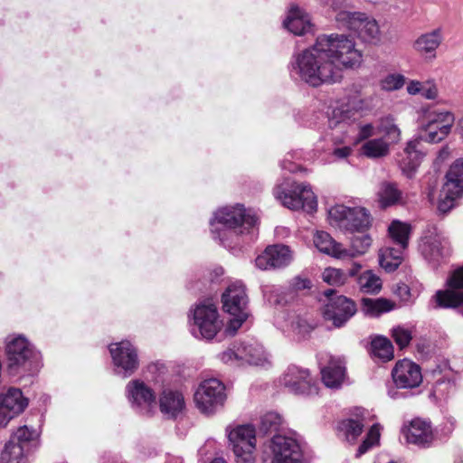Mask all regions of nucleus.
I'll list each match as a JSON object with an SVG mask.
<instances>
[{
  "label": "nucleus",
  "mask_w": 463,
  "mask_h": 463,
  "mask_svg": "<svg viewBox=\"0 0 463 463\" xmlns=\"http://www.w3.org/2000/svg\"><path fill=\"white\" fill-rule=\"evenodd\" d=\"M362 62L363 53L353 39L345 34H322L312 46L293 56L290 73L317 88L340 82L345 70H355Z\"/></svg>",
  "instance_id": "f257e3e1"
},
{
  "label": "nucleus",
  "mask_w": 463,
  "mask_h": 463,
  "mask_svg": "<svg viewBox=\"0 0 463 463\" xmlns=\"http://www.w3.org/2000/svg\"><path fill=\"white\" fill-rule=\"evenodd\" d=\"M258 218L242 205L226 206L215 213L211 222L214 240H218L226 248L239 244L240 238L251 234L253 239L254 228Z\"/></svg>",
  "instance_id": "f03ea898"
},
{
  "label": "nucleus",
  "mask_w": 463,
  "mask_h": 463,
  "mask_svg": "<svg viewBox=\"0 0 463 463\" xmlns=\"http://www.w3.org/2000/svg\"><path fill=\"white\" fill-rule=\"evenodd\" d=\"M7 369L11 375L32 374L40 367L39 354L24 337L17 336L6 344Z\"/></svg>",
  "instance_id": "7ed1b4c3"
},
{
  "label": "nucleus",
  "mask_w": 463,
  "mask_h": 463,
  "mask_svg": "<svg viewBox=\"0 0 463 463\" xmlns=\"http://www.w3.org/2000/svg\"><path fill=\"white\" fill-rule=\"evenodd\" d=\"M328 217L331 224L351 232H365L371 225L370 214L362 207L337 204L330 208Z\"/></svg>",
  "instance_id": "20e7f679"
},
{
  "label": "nucleus",
  "mask_w": 463,
  "mask_h": 463,
  "mask_svg": "<svg viewBox=\"0 0 463 463\" xmlns=\"http://www.w3.org/2000/svg\"><path fill=\"white\" fill-rule=\"evenodd\" d=\"M225 400V386L215 378L202 382L194 393L195 405L205 415L215 413L224 405Z\"/></svg>",
  "instance_id": "39448f33"
},
{
  "label": "nucleus",
  "mask_w": 463,
  "mask_h": 463,
  "mask_svg": "<svg viewBox=\"0 0 463 463\" xmlns=\"http://www.w3.org/2000/svg\"><path fill=\"white\" fill-rule=\"evenodd\" d=\"M336 20L356 33L365 43H376L380 41L381 31L377 21L364 13L341 11L337 14Z\"/></svg>",
  "instance_id": "423d86ee"
},
{
  "label": "nucleus",
  "mask_w": 463,
  "mask_h": 463,
  "mask_svg": "<svg viewBox=\"0 0 463 463\" xmlns=\"http://www.w3.org/2000/svg\"><path fill=\"white\" fill-rule=\"evenodd\" d=\"M324 297L323 317L335 327L343 326L356 313L355 303L334 289L325 290Z\"/></svg>",
  "instance_id": "0eeeda50"
},
{
  "label": "nucleus",
  "mask_w": 463,
  "mask_h": 463,
  "mask_svg": "<svg viewBox=\"0 0 463 463\" xmlns=\"http://www.w3.org/2000/svg\"><path fill=\"white\" fill-rule=\"evenodd\" d=\"M274 195L283 206L293 211L302 209L313 213L317 207V197L308 184H294L288 191H282L278 186L274 189Z\"/></svg>",
  "instance_id": "6e6552de"
},
{
  "label": "nucleus",
  "mask_w": 463,
  "mask_h": 463,
  "mask_svg": "<svg viewBox=\"0 0 463 463\" xmlns=\"http://www.w3.org/2000/svg\"><path fill=\"white\" fill-rule=\"evenodd\" d=\"M193 318L192 333L195 337L213 339L222 327L217 307L210 302L198 304L194 310Z\"/></svg>",
  "instance_id": "1a4fd4ad"
},
{
  "label": "nucleus",
  "mask_w": 463,
  "mask_h": 463,
  "mask_svg": "<svg viewBox=\"0 0 463 463\" xmlns=\"http://www.w3.org/2000/svg\"><path fill=\"white\" fill-rule=\"evenodd\" d=\"M463 194V158L457 159L446 174L438 210L446 213L455 205V201Z\"/></svg>",
  "instance_id": "9d476101"
},
{
  "label": "nucleus",
  "mask_w": 463,
  "mask_h": 463,
  "mask_svg": "<svg viewBox=\"0 0 463 463\" xmlns=\"http://www.w3.org/2000/svg\"><path fill=\"white\" fill-rule=\"evenodd\" d=\"M272 461L298 463L302 458V448L297 433L276 434L270 440Z\"/></svg>",
  "instance_id": "9b49d317"
},
{
  "label": "nucleus",
  "mask_w": 463,
  "mask_h": 463,
  "mask_svg": "<svg viewBox=\"0 0 463 463\" xmlns=\"http://www.w3.org/2000/svg\"><path fill=\"white\" fill-rule=\"evenodd\" d=\"M448 288L438 290L433 297L436 308H459L463 314V266L455 269L447 280Z\"/></svg>",
  "instance_id": "f8f14e48"
},
{
  "label": "nucleus",
  "mask_w": 463,
  "mask_h": 463,
  "mask_svg": "<svg viewBox=\"0 0 463 463\" xmlns=\"http://www.w3.org/2000/svg\"><path fill=\"white\" fill-rule=\"evenodd\" d=\"M126 395L132 408L137 412L151 416L156 409L154 390L139 379L130 381L126 386Z\"/></svg>",
  "instance_id": "ddd939ff"
},
{
  "label": "nucleus",
  "mask_w": 463,
  "mask_h": 463,
  "mask_svg": "<svg viewBox=\"0 0 463 463\" xmlns=\"http://www.w3.org/2000/svg\"><path fill=\"white\" fill-rule=\"evenodd\" d=\"M109 352L118 373L128 377L137 369L139 364L137 353L129 341L111 344Z\"/></svg>",
  "instance_id": "4468645a"
},
{
  "label": "nucleus",
  "mask_w": 463,
  "mask_h": 463,
  "mask_svg": "<svg viewBox=\"0 0 463 463\" xmlns=\"http://www.w3.org/2000/svg\"><path fill=\"white\" fill-rule=\"evenodd\" d=\"M281 383L290 392L313 395L318 393V388L310 377L308 370L291 364L281 378Z\"/></svg>",
  "instance_id": "2eb2a0df"
},
{
  "label": "nucleus",
  "mask_w": 463,
  "mask_h": 463,
  "mask_svg": "<svg viewBox=\"0 0 463 463\" xmlns=\"http://www.w3.org/2000/svg\"><path fill=\"white\" fill-rule=\"evenodd\" d=\"M29 401L20 389L10 388L0 397V427H5L28 406Z\"/></svg>",
  "instance_id": "dca6fc26"
},
{
  "label": "nucleus",
  "mask_w": 463,
  "mask_h": 463,
  "mask_svg": "<svg viewBox=\"0 0 463 463\" xmlns=\"http://www.w3.org/2000/svg\"><path fill=\"white\" fill-rule=\"evenodd\" d=\"M392 376L395 385L402 389L418 387L422 382L420 366L409 359L397 362L392 371Z\"/></svg>",
  "instance_id": "f3484780"
},
{
  "label": "nucleus",
  "mask_w": 463,
  "mask_h": 463,
  "mask_svg": "<svg viewBox=\"0 0 463 463\" xmlns=\"http://www.w3.org/2000/svg\"><path fill=\"white\" fill-rule=\"evenodd\" d=\"M292 260L291 251L285 245H271L265 249L256 260V267L262 270L282 268L290 263Z\"/></svg>",
  "instance_id": "a211bd4d"
},
{
  "label": "nucleus",
  "mask_w": 463,
  "mask_h": 463,
  "mask_svg": "<svg viewBox=\"0 0 463 463\" xmlns=\"http://www.w3.org/2000/svg\"><path fill=\"white\" fill-rule=\"evenodd\" d=\"M419 247L423 257L433 265L439 264L450 253L448 241L437 233L424 235Z\"/></svg>",
  "instance_id": "6ab92c4d"
},
{
  "label": "nucleus",
  "mask_w": 463,
  "mask_h": 463,
  "mask_svg": "<svg viewBox=\"0 0 463 463\" xmlns=\"http://www.w3.org/2000/svg\"><path fill=\"white\" fill-rule=\"evenodd\" d=\"M228 439L235 455L253 452L256 447L255 429L251 425H239L227 429Z\"/></svg>",
  "instance_id": "aec40b11"
},
{
  "label": "nucleus",
  "mask_w": 463,
  "mask_h": 463,
  "mask_svg": "<svg viewBox=\"0 0 463 463\" xmlns=\"http://www.w3.org/2000/svg\"><path fill=\"white\" fill-rule=\"evenodd\" d=\"M403 431L407 441L418 446L427 447L434 440L430 422L420 418L413 419Z\"/></svg>",
  "instance_id": "412c9836"
},
{
  "label": "nucleus",
  "mask_w": 463,
  "mask_h": 463,
  "mask_svg": "<svg viewBox=\"0 0 463 463\" xmlns=\"http://www.w3.org/2000/svg\"><path fill=\"white\" fill-rule=\"evenodd\" d=\"M247 295L241 282H235L228 287L222 294L223 310L229 314L248 313Z\"/></svg>",
  "instance_id": "4be33fe9"
},
{
  "label": "nucleus",
  "mask_w": 463,
  "mask_h": 463,
  "mask_svg": "<svg viewBox=\"0 0 463 463\" xmlns=\"http://www.w3.org/2000/svg\"><path fill=\"white\" fill-rule=\"evenodd\" d=\"M443 42V31L436 28L420 34L413 43L414 50L425 60H434L436 52Z\"/></svg>",
  "instance_id": "5701e85b"
},
{
  "label": "nucleus",
  "mask_w": 463,
  "mask_h": 463,
  "mask_svg": "<svg viewBox=\"0 0 463 463\" xmlns=\"http://www.w3.org/2000/svg\"><path fill=\"white\" fill-rule=\"evenodd\" d=\"M424 156L419 140H411L407 143L406 147L403 151V156L399 161V167L403 175L407 178L411 179Z\"/></svg>",
  "instance_id": "b1692460"
},
{
  "label": "nucleus",
  "mask_w": 463,
  "mask_h": 463,
  "mask_svg": "<svg viewBox=\"0 0 463 463\" xmlns=\"http://www.w3.org/2000/svg\"><path fill=\"white\" fill-rule=\"evenodd\" d=\"M159 409L167 419H175L185 409L183 393L176 390L165 389L159 396Z\"/></svg>",
  "instance_id": "393cba45"
},
{
  "label": "nucleus",
  "mask_w": 463,
  "mask_h": 463,
  "mask_svg": "<svg viewBox=\"0 0 463 463\" xmlns=\"http://www.w3.org/2000/svg\"><path fill=\"white\" fill-rule=\"evenodd\" d=\"M283 25L295 35H303L312 31L313 24L307 14L298 7L292 6Z\"/></svg>",
  "instance_id": "a878e982"
},
{
  "label": "nucleus",
  "mask_w": 463,
  "mask_h": 463,
  "mask_svg": "<svg viewBox=\"0 0 463 463\" xmlns=\"http://www.w3.org/2000/svg\"><path fill=\"white\" fill-rule=\"evenodd\" d=\"M322 381L328 388H339L345 379V367L340 358L329 357L328 364L321 369Z\"/></svg>",
  "instance_id": "bb28decb"
},
{
  "label": "nucleus",
  "mask_w": 463,
  "mask_h": 463,
  "mask_svg": "<svg viewBox=\"0 0 463 463\" xmlns=\"http://www.w3.org/2000/svg\"><path fill=\"white\" fill-rule=\"evenodd\" d=\"M372 245V238L365 232H355L350 239V247L343 246L342 260L355 258L367 252Z\"/></svg>",
  "instance_id": "cd10ccee"
},
{
  "label": "nucleus",
  "mask_w": 463,
  "mask_h": 463,
  "mask_svg": "<svg viewBox=\"0 0 463 463\" xmlns=\"http://www.w3.org/2000/svg\"><path fill=\"white\" fill-rule=\"evenodd\" d=\"M242 362L256 366H263L268 363V354L263 346L256 342L242 343L240 345Z\"/></svg>",
  "instance_id": "c85d7f7f"
},
{
  "label": "nucleus",
  "mask_w": 463,
  "mask_h": 463,
  "mask_svg": "<svg viewBox=\"0 0 463 463\" xmlns=\"http://www.w3.org/2000/svg\"><path fill=\"white\" fill-rule=\"evenodd\" d=\"M314 244L319 251L342 260L343 245L336 242L329 233L317 232L314 236Z\"/></svg>",
  "instance_id": "c756f323"
},
{
  "label": "nucleus",
  "mask_w": 463,
  "mask_h": 463,
  "mask_svg": "<svg viewBox=\"0 0 463 463\" xmlns=\"http://www.w3.org/2000/svg\"><path fill=\"white\" fill-rule=\"evenodd\" d=\"M377 131L383 134V137L389 144H396L401 140L402 131L396 124L395 118L391 116H383L378 119Z\"/></svg>",
  "instance_id": "7c9ffc66"
},
{
  "label": "nucleus",
  "mask_w": 463,
  "mask_h": 463,
  "mask_svg": "<svg viewBox=\"0 0 463 463\" xmlns=\"http://www.w3.org/2000/svg\"><path fill=\"white\" fill-rule=\"evenodd\" d=\"M454 121L455 118L447 116V118L443 120V123L445 125L440 127L439 130L433 131L432 126H430L428 128H421V133L420 137L418 138H415L414 140L420 141V146H421L422 141L428 143H439L448 137L454 124Z\"/></svg>",
  "instance_id": "2f4dec72"
},
{
  "label": "nucleus",
  "mask_w": 463,
  "mask_h": 463,
  "mask_svg": "<svg viewBox=\"0 0 463 463\" xmlns=\"http://www.w3.org/2000/svg\"><path fill=\"white\" fill-rule=\"evenodd\" d=\"M396 307L395 302L387 298H368L362 299L363 311L371 317H379L380 315L390 312Z\"/></svg>",
  "instance_id": "473e14b6"
},
{
  "label": "nucleus",
  "mask_w": 463,
  "mask_h": 463,
  "mask_svg": "<svg viewBox=\"0 0 463 463\" xmlns=\"http://www.w3.org/2000/svg\"><path fill=\"white\" fill-rule=\"evenodd\" d=\"M388 232L393 242L401 249L405 250L408 246L411 227L406 222L395 220L388 228Z\"/></svg>",
  "instance_id": "72a5a7b5"
},
{
  "label": "nucleus",
  "mask_w": 463,
  "mask_h": 463,
  "mask_svg": "<svg viewBox=\"0 0 463 463\" xmlns=\"http://www.w3.org/2000/svg\"><path fill=\"white\" fill-rule=\"evenodd\" d=\"M402 250L400 247L382 249L379 253L380 266L387 272L394 271L402 261Z\"/></svg>",
  "instance_id": "f704fd0d"
},
{
  "label": "nucleus",
  "mask_w": 463,
  "mask_h": 463,
  "mask_svg": "<svg viewBox=\"0 0 463 463\" xmlns=\"http://www.w3.org/2000/svg\"><path fill=\"white\" fill-rule=\"evenodd\" d=\"M390 144L383 138H373L361 146V153L369 158L383 157L389 154Z\"/></svg>",
  "instance_id": "c9c22d12"
},
{
  "label": "nucleus",
  "mask_w": 463,
  "mask_h": 463,
  "mask_svg": "<svg viewBox=\"0 0 463 463\" xmlns=\"http://www.w3.org/2000/svg\"><path fill=\"white\" fill-rule=\"evenodd\" d=\"M25 461L24 447L14 442V439H10L1 452L0 463H25Z\"/></svg>",
  "instance_id": "e433bc0d"
},
{
  "label": "nucleus",
  "mask_w": 463,
  "mask_h": 463,
  "mask_svg": "<svg viewBox=\"0 0 463 463\" xmlns=\"http://www.w3.org/2000/svg\"><path fill=\"white\" fill-rule=\"evenodd\" d=\"M360 290L364 293L376 294L382 288V280L371 270H366L358 278Z\"/></svg>",
  "instance_id": "4c0bfd02"
},
{
  "label": "nucleus",
  "mask_w": 463,
  "mask_h": 463,
  "mask_svg": "<svg viewBox=\"0 0 463 463\" xmlns=\"http://www.w3.org/2000/svg\"><path fill=\"white\" fill-rule=\"evenodd\" d=\"M373 354L383 361H390L393 358V346L389 339L377 336L372 341Z\"/></svg>",
  "instance_id": "58836bf2"
},
{
  "label": "nucleus",
  "mask_w": 463,
  "mask_h": 463,
  "mask_svg": "<svg viewBox=\"0 0 463 463\" xmlns=\"http://www.w3.org/2000/svg\"><path fill=\"white\" fill-rule=\"evenodd\" d=\"M380 203L383 207L393 205L402 200V192L394 184L386 183L379 193Z\"/></svg>",
  "instance_id": "ea45409f"
},
{
  "label": "nucleus",
  "mask_w": 463,
  "mask_h": 463,
  "mask_svg": "<svg viewBox=\"0 0 463 463\" xmlns=\"http://www.w3.org/2000/svg\"><path fill=\"white\" fill-rule=\"evenodd\" d=\"M352 90L355 94L350 100L354 109L363 111L370 110L373 108V97L372 95L364 96L362 86L354 84Z\"/></svg>",
  "instance_id": "a19ab883"
},
{
  "label": "nucleus",
  "mask_w": 463,
  "mask_h": 463,
  "mask_svg": "<svg viewBox=\"0 0 463 463\" xmlns=\"http://www.w3.org/2000/svg\"><path fill=\"white\" fill-rule=\"evenodd\" d=\"M341 429L345 430L346 439L349 441H354L363 432L364 424L362 420L348 419L342 421Z\"/></svg>",
  "instance_id": "79ce46f5"
},
{
  "label": "nucleus",
  "mask_w": 463,
  "mask_h": 463,
  "mask_svg": "<svg viewBox=\"0 0 463 463\" xmlns=\"http://www.w3.org/2000/svg\"><path fill=\"white\" fill-rule=\"evenodd\" d=\"M325 282L333 286H341L345 283L347 275L339 269L326 268L322 273Z\"/></svg>",
  "instance_id": "37998d69"
},
{
  "label": "nucleus",
  "mask_w": 463,
  "mask_h": 463,
  "mask_svg": "<svg viewBox=\"0 0 463 463\" xmlns=\"http://www.w3.org/2000/svg\"><path fill=\"white\" fill-rule=\"evenodd\" d=\"M379 439H380L379 425L374 424L369 430L365 439L359 446L356 456L360 457L363 454H364L370 448H372L373 445L378 443Z\"/></svg>",
  "instance_id": "c03bdc74"
},
{
  "label": "nucleus",
  "mask_w": 463,
  "mask_h": 463,
  "mask_svg": "<svg viewBox=\"0 0 463 463\" xmlns=\"http://www.w3.org/2000/svg\"><path fill=\"white\" fill-rule=\"evenodd\" d=\"M392 337L393 338L396 345L401 348H404L409 345L412 339V333L410 329L398 326L392 330Z\"/></svg>",
  "instance_id": "a18cd8bd"
},
{
  "label": "nucleus",
  "mask_w": 463,
  "mask_h": 463,
  "mask_svg": "<svg viewBox=\"0 0 463 463\" xmlns=\"http://www.w3.org/2000/svg\"><path fill=\"white\" fill-rule=\"evenodd\" d=\"M455 389V384L449 379H441L436 382L432 389V395L437 399H445Z\"/></svg>",
  "instance_id": "49530a36"
},
{
  "label": "nucleus",
  "mask_w": 463,
  "mask_h": 463,
  "mask_svg": "<svg viewBox=\"0 0 463 463\" xmlns=\"http://www.w3.org/2000/svg\"><path fill=\"white\" fill-rule=\"evenodd\" d=\"M404 77L401 74H389L380 81L381 89L392 91L401 89L404 84Z\"/></svg>",
  "instance_id": "de8ad7c7"
},
{
  "label": "nucleus",
  "mask_w": 463,
  "mask_h": 463,
  "mask_svg": "<svg viewBox=\"0 0 463 463\" xmlns=\"http://www.w3.org/2000/svg\"><path fill=\"white\" fill-rule=\"evenodd\" d=\"M241 355L242 354L240 352V345H234L232 348L227 349L226 351L220 354L219 357L224 364L239 365L242 362Z\"/></svg>",
  "instance_id": "09e8293b"
},
{
  "label": "nucleus",
  "mask_w": 463,
  "mask_h": 463,
  "mask_svg": "<svg viewBox=\"0 0 463 463\" xmlns=\"http://www.w3.org/2000/svg\"><path fill=\"white\" fill-rule=\"evenodd\" d=\"M36 435L33 429L28 428L26 425L19 427L16 431L12 435L10 439H14L16 444H21L24 447V443L29 442Z\"/></svg>",
  "instance_id": "8fccbe9b"
},
{
  "label": "nucleus",
  "mask_w": 463,
  "mask_h": 463,
  "mask_svg": "<svg viewBox=\"0 0 463 463\" xmlns=\"http://www.w3.org/2000/svg\"><path fill=\"white\" fill-rule=\"evenodd\" d=\"M281 424V417L279 414L270 411L261 418V428L265 431L277 430Z\"/></svg>",
  "instance_id": "3c124183"
},
{
  "label": "nucleus",
  "mask_w": 463,
  "mask_h": 463,
  "mask_svg": "<svg viewBox=\"0 0 463 463\" xmlns=\"http://www.w3.org/2000/svg\"><path fill=\"white\" fill-rule=\"evenodd\" d=\"M422 114L425 116H430V118H433L435 121V125L442 127L445 125L443 123V120L447 118V116H450L451 118H455L454 115L444 109H435V108H428L422 110Z\"/></svg>",
  "instance_id": "603ef678"
},
{
  "label": "nucleus",
  "mask_w": 463,
  "mask_h": 463,
  "mask_svg": "<svg viewBox=\"0 0 463 463\" xmlns=\"http://www.w3.org/2000/svg\"><path fill=\"white\" fill-rule=\"evenodd\" d=\"M438 87L434 80H426L422 82L420 95L428 99H435L438 97Z\"/></svg>",
  "instance_id": "864d4df0"
},
{
  "label": "nucleus",
  "mask_w": 463,
  "mask_h": 463,
  "mask_svg": "<svg viewBox=\"0 0 463 463\" xmlns=\"http://www.w3.org/2000/svg\"><path fill=\"white\" fill-rule=\"evenodd\" d=\"M234 317L233 319H231V321L228 324V326L226 328V331L230 335H234L237 330L241 326L242 323L246 320L248 317V313H241L240 314H231Z\"/></svg>",
  "instance_id": "5fc2aeb1"
},
{
  "label": "nucleus",
  "mask_w": 463,
  "mask_h": 463,
  "mask_svg": "<svg viewBox=\"0 0 463 463\" xmlns=\"http://www.w3.org/2000/svg\"><path fill=\"white\" fill-rule=\"evenodd\" d=\"M375 128L373 124H364L359 127L357 138L359 140H364L369 138L374 134Z\"/></svg>",
  "instance_id": "6e6d98bb"
},
{
  "label": "nucleus",
  "mask_w": 463,
  "mask_h": 463,
  "mask_svg": "<svg viewBox=\"0 0 463 463\" xmlns=\"http://www.w3.org/2000/svg\"><path fill=\"white\" fill-rule=\"evenodd\" d=\"M433 118H430V116H425L424 114L421 115L420 118V128H428L430 126L433 127V131L439 130V126L435 125Z\"/></svg>",
  "instance_id": "4d7b16f0"
},
{
  "label": "nucleus",
  "mask_w": 463,
  "mask_h": 463,
  "mask_svg": "<svg viewBox=\"0 0 463 463\" xmlns=\"http://www.w3.org/2000/svg\"><path fill=\"white\" fill-rule=\"evenodd\" d=\"M311 287V281L307 279L297 277L293 280V288L296 289H305Z\"/></svg>",
  "instance_id": "13d9d810"
},
{
  "label": "nucleus",
  "mask_w": 463,
  "mask_h": 463,
  "mask_svg": "<svg viewBox=\"0 0 463 463\" xmlns=\"http://www.w3.org/2000/svg\"><path fill=\"white\" fill-rule=\"evenodd\" d=\"M421 86H422V82L418 81V80H411L407 85V91L411 95L420 94V90H421Z\"/></svg>",
  "instance_id": "bf43d9fd"
},
{
  "label": "nucleus",
  "mask_w": 463,
  "mask_h": 463,
  "mask_svg": "<svg viewBox=\"0 0 463 463\" xmlns=\"http://www.w3.org/2000/svg\"><path fill=\"white\" fill-rule=\"evenodd\" d=\"M252 453L253 452H243L241 453V455H235L236 463H254Z\"/></svg>",
  "instance_id": "052dcab7"
},
{
  "label": "nucleus",
  "mask_w": 463,
  "mask_h": 463,
  "mask_svg": "<svg viewBox=\"0 0 463 463\" xmlns=\"http://www.w3.org/2000/svg\"><path fill=\"white\" fill-rule=\"evenodd\" d=\"M351 152L352 149L349 146H342L334 149L333 154L338 158H345L350 156Z\"/></svg>",
  "instance_id": "680f3d73"
},
{
  "label": "nucleus",
  "mask_w": 463,
  "mask_h": 463,
  "mask_svg": "<svg viewBox=\"0 0 463 463\" xmlns=\"http://www.w3.org/2000/svg\"><path fill=\"white\" fill-rule=\"evenodd\" d=\"M398 291L400 296L404 299L407 300L410 297V288L405 285H402L398 288Z\"/></svg>",
  "instance_id": "e2e57ef3"
},
{
  "label": "nucleus",
  "mask_w": 463,
  "mask_h": 463,
  "mask_svg": "<svg viewBox=\"0 0 463 463\" xmlns=\"http://www.w3.org/2000/svg\"><path fill=\"white\" fill-rule=\"evenodd\" d=\"M360 269H361V265L354 263L353 268L349 270V275L355 276L357 274V272L360 270Z\"/></svg>",
  "instance_id": "0e129e2a"
},
{
  "label": "nucleus",
  "mask_w": 463,
  "mask_h": 463,
  "mask_svg": "<svg viewBox=\"0 0 463 463\" xmlns=\"http://www.w3.org/2000/svg\"><path fill=\"white\" fill-rule=\"evenodd\" d=\"M281 166L284 169H288L289 172H295L298 168V166L293 164L287 165L285 162L282 163Z\"/></svg>",
  "instance_id": "69168bd1"
},
{
  "label": "nucleus",
  "mask_w": 463,
  "mask_h": 463,
  "mask_svg": "<svg viewBox=\"0 0 463 463\" xmlns=\"http://www.w3.org/2000/svg\"><path fill=\"white\" fill-rule=\"evenodd\" d=\"M449 156V151L447 148H443L439 151V157L442 160L445 159Z\"/></svg>",
  "instance_id": "338daca9"
},
{
  "label": "nucleus",
  "mask_w": 463,
  "mask_h": 463,
  "mask_svg": "<svg viewBox=\"0 0 463 463\" xmlns=\"http://www.w3.org/2000/svg\"><path fill=\"white\" fill-rule=\"evenodd\" d=\"M459 126V134L463 137V118L458 122Z\"/></svg>",
  "instance_id": "774afa93"
}]
</instances>
